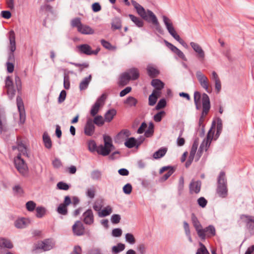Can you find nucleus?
Masks as SVG:
<instances>
[{
	"label": "nucleus",
	"mask_w": 254,
	"mask_h": 254,
	"mask_svg": "<svg viewBox=\"0 0 254 254\" xmlns=\"http://www.w3.org/2000/svg\"><path fill=\"white\" fill-rule=\"evenodd\" d=\"M57 211L59 214L63 215H65L68 213L67 206L62 203L58 207Z\"/></svg>",
	"instance_id": "obj_44"
},
{
	"label": "nucleus",
	"mask_w": 254,
	"mask_h": 254,
	"mask_svg": "<svg viewBox=\"0 0 254 254\" xmlns=\"http://www.w3.org/2000/svg\"><path fill=\"white\" fill-rule=\"evenodd\" d=\"M83 221L87 225H91L94 222L93 211L91 209H87L83 214Z\"/></svg>",
	"instance_id": "obj_16"
},
{
	"label": "nucleus",
	"mask_w": 254,
	"mask_h": 254,
	"mask_svg": "<svg viewBox=\"0 0 254 254\" xmlns=\"http://www.w3.org/2000/svg\"><path fill=\"white\" fill-rule=\"evenodd\" d=\"M116 114L117 111L114 109L108 110L104 116L105 120L107 122H110L113 119Z\"/></svg>",
	"instance_id": "obj_37"
},
{
	"label": "nucleus",
	"mask_w": 254,
	"mask_h": 254,
	"mask_svg": "<svg viewBox=\"0 0 254 254\" xmlns=\"http://www.w3.org/2000/svg\"><path fill=\"white\" fill-rule=\"evenodd\" d=\"M127 72L129 73L131 76V79L133 80L138 79L139 76L138 70L136 68H132Z\"/></svg>",
	"instance_id": "obj_41"
},
{
	"label": "nucleus",
	"mask_w": 254,
	"mask_h": 254,
	"mask_svg": "<svg viewBox=\"0 0 254 254\" xmlns=\"http://www.w3.org/2000/svg\"><path fill=\"white\" fill-rule=\"evenodd\" d=\"M125 249V245L122 243H118L116 246L112 247V253L114 254H117L124 251Z\"/></svg>",
	"instance_id": "obj_42"
},
{
	"label": "nucleus",
	"mask_w": 254,
	"mask_h": 254,
	"mask_svg": "<svg viewBox=\"0 0 254 254\" xmlns=\"http://www.w3.org/2000/svg\"><path fill=\"white\" fill-rule=\"evenodd\" d=\"M82 23L81 22L80 18H75L73 19L71 21V25L73 27H76L77 28V30H79V27H81L82 26Z\"/></svg>",
	"instance_id": "obj_51"
},
{
	"label": "nucleus",
	"mask_w": 254,
	"mask_h": 254,
	"mask_svg": "<svg viewBox=\"0 0 254 254\" xmlns=\"http://www.w3.org/2000/svg\"><path fill=\"white\" fill-rule=\"evenodd\" d=\"M246 218L247 219V224L249 231L252 235H254V217L252 216L243 214L241 216V218Z\"/></svg>",
	"instance_id": "obj_18"
},
{
	"label": "nucleus",
	"mask_w": 254,
	"mask_h": 254,
	"mask_svg": "<svg viewBox=\"0 0 254 254\" xmlns=\"http://www.w3.org/2000/svg\"><path fill=\"white\" fill-rule=\"evenodd\" d=\"M190 45L193 50L197 53V58L201 62H203L205 59V53L201 46L197 43L191 42Z\"/></svg>",
	"instance_id": "obj_12"
},
{
	"label": "nucleus",
	"mask_w": 254,
	"mask_h": 254,
	"mask_svg": "<svg viewBox=\"0 0 254 254\" xmlns=\"http://www.w3.org/2000/svg\"><path fill=\"white\" fill-rule=\"evenodd\" d=\"M144 137L141 136L137 141L134 137H130L125 143V145L129 148H133L135 146L138 147L139 146L144 140Z\"/></svg>",
	"instance_id": "obj_15"
},
{
	"label": "nucleus",
	"mask_w": 254,
	"mask_h": 254,
	"mask_svg": "<svg viewBox=\"0 0 254 254\" xmlns=\"http://www.w3.org/2000/svg\"><path fill=\"white\" fill-rule=\"evenodd\" d=\"M130 80L131 76L128 73L125 72L120 75L118 84L120 87L125 86L128 83Z\"/></svg>",
	"instance_id": "obj_21"
},
{
	"label": "nucleus",
	"mask_w": 254,
	"mask_h": 254,
	"mask_svg": "<svg viewBox=\"0 0 254 254\" xmlns=\"http://www.w3.org/2000/svg\"><path fill=\"white\" fill-rule=\"evenodd\" d=\"M95 127L93 124L91 119H88L87 120L84 128V132L85 135L87 136H92L95 131Z\"/></svg>",
	"instance_id": "obj_17"
},
{
	"label": "nucleus",
	"mask_w": 254,
	"mask_h": 254,
	"mask_svg": "<svg viewBox=\"0 0 254 254\" xmlns=\"http://www.w3.org/2000/svg\"><path fill=\"white\" fill-rule=\"evenodd\" d=\"M93 122L94 125L96 124L99 127H101L104 124V120L101 116L99 115L94 118Z\"/></svg>",
	"instance_id": "obj_50"
},
{
	"label": "nucleus",
	"mask_w": 254,
	"mask_h": 254,
	"mask_svg": "<svg viewBox=\"0 0 254 254\" xmlns=\"http://www.w3.org/2000/svg\"><path fill=\"white\" fill-rule=\"evenodd\" d=\"M126 240L130 244H134L135 243V239L131 233H127L125 236Z\"/></svg>",
	"instance_id": "obj_57"
},
{
	"label": "nucleus",
	"mask_w": 254,
	"mask_h": 254,
	"mask_svg": "<svg viewBox=\"0 0 254 254\" xmlns=\"http://www.w3.org/2000/svg\"><path fill=\"white\" fill-rule=\"evenodd\" d=\"M30 223V221L25 218L18 219L14 222V225L17 228H24Z\"/></svg>",
	"instance_id": "obj_26"
},
{
	"label": "nucleus",
	"mask_w": 254,
	"mask_h": 254,
	"mask_svg": "<svg viewBox=\"0 0 254 254\" xmlns=\"http://www.w3.org/2000/svg\"><path fill=\"white\" fill-rule=\"evenodd\" d=\"M154 124L152 123H150L148 129L145 131L144 135L146 137L151 136L154 132Z\"/></svg>",
	"instance_id": "obj_48"
},
{
	"label": "nucleus",
	"mask_w": 254,
	"mask_h": 254,
	"mask_svg": "<svg viewBox=\"0 0 254 254\" xmlns=\"http://www.w3.org/2000/svg\"><path fill=\"white\" fill-rule=\"evenodd\" d=\"M57 188L60 190H67L69 189L70 186L64 182H60L57 184Z\"/></svg>",
	"instance_id": "obj_53"
},
{
	"label": "nucleus",
	"mask_w": 254,
	"mask_h": 254,
	"mask_svg": "<svg viewBox=\"0 0 254 254\" xmlns=\"http://www.w3.org/2000/svg\"><path fill=\"white\" fill-rule=\"evenodd\" d=\"M96 151L99 154L105 156L110 154L111 151V149L110 148H108L103 145H100L98 146Z\"/></svg>",
	"instance_id": "obj_31"
},
{
	"label": "nucleus",
	"mask_w": 254,
	"mask_h": 254,
	"mask_svg": "<svg viewBox=\"0 0 254 254\" xmlns=\"http://www.w3.org/2000/svg\"><path fill=\"white\" fill-rule=\"evenodd\" d=\"M14 165L19 173L24 177H27L28 175V169L24 160L21 158L20 155L14 159Z\"/></svg>",
	"instance_id": "obj_2"
},
{
	"label": "nucleus",
	"mask_w": 254,
	"mask_h": 254,
	"mask_svg": "<svg viewBox=\"0 0 254 254\" xmlns=\"http://www.w3.org/2000/svg\"><path fill=\"white\" fill-rule=\"evenodd\" d=\"M166 106V101L164 98L161 99L159 100V101L158 102L156 106V110H160L162 109Z\"/></svg>",
	"instance_id": "obj_60"
},
{
	"label": "nucleus",
	"mask_w": 254,
	"mask_h": 254,
	"mask_svg": "<svg viewBox=\"0 0 254 254\" xmlns=\"http://www.w3.org/2000/svg\"><path fill=\"white\" fill-rule=\"evenodd\" d=\"M216 192L221 198H224L227 197V182L225 173L224 171H221L217 178Z\"/></svg>",
	"instance_id": "obj_1"
},
{
	"label": "nucleus",
	"mask_w": 254,
	"mask_h": 254,
	"mask_svg": "<svg viewBox=\"0 0 254 254\" xmlns=\"http://www.w3.org/2000/svg\"><path fill=\"white\" fill-rule=\"evenodd\" d=\"M104 146L107 147L108 148H110L111 149L112 147H114L112 144V138L109 136L104 135Z\"/></svg>",
	"instance_id": "obj_47"
},
{
	"label": "nucleus",
	"mask_w": 254,
	"mask_h": 254,
	"mask_svg": "<svg viewBox=\"0 0 254 254\" xmlns=\"http://www.w3.org/2000/svg\"><path fill=\"white\" fill-rule=\"evenodd\" d=\"M123 190L125 194H129L132 191V187L130 184L127 183L124 186Z\"/></svg>",
	"instance_id": "obj_61"
},
{
	"label": "nucleus",
	"mask_w": 254,
	"mask_h": 254,
	"mask_svg": "<svg viewBox=\"0 0 254 254\" xmlns=\"http://www.w3.org/2000/svg\"><path fill=\"white\" fill-rule=\"evenodd\" d=\"M96 189L94 186L87 190L86 194L90 198H93L95 195Z\"/></svg>",
	"instance_id": "obj_54"
},
{
	"label": "nucleus",
	"mask_w": 254,
	"mask_h": 254,
	"mask_svg": "<svg viewBox=\"0 0 254 254\" xmlns=\"http://www.w3.org/2000/svg\"><path fill=\"white\" fill-rule=\"evenodd\" d=\"M73 234L75 236H82L85 233V228L80 221H76L72 227Z\"/></svg>",
	"instance_id": "obj_14"
},
{
	"label": "nucleus",
	"mask_w": 254,
	"mask_h": 254,
	"mask_svg": "<svg viewBox=\"0 0 254 254\" xmlns=\"http://www.w3.org/2000/svg\"><path fill=\"white\" fill-rule=\"evenodd\" d=\"M202 96V112L198 122L199 127L201 126L203 122V116L207 115L210 108V103L209 96L206 93H203Z\"/></svg>",
	"instance_id": "obj_3"
},
{
	"label": "nucleus",
	"mask_w": 254,
	"mask_h": 254,
	"mask_svg": "<svg viewBox=\"0 0 254 254\" xmlns=\"http://www.w3.org/2000/svg\"><path fill=\"white\" fill-rule=\"evenodd\" d=\"M201 234L197 235L201 240H205L206 238H210L216 235V230L214 226L210 225L201 230Z\"/></svg>",
	"instance_id": "obj_5"
},
{
	"label": "nucleus",
	"mask_w": 254,
	"mask_h": 254,
	"mask_svg": "<svg viewBox=\"0 0 254 254\" xmlns=\"http://www.w3.org/2000/svg\"><path fill=\"white\" fill-rule=\"evenodd\" d=\"M131 3L136 10L138 15H139L144 20L147 21L148 22H150V18L148 16V14L147 15L145 9L141 5H140L138 3L134 0H131Z\"/></svg>",
	"instance_id": "obj_10"
},
{
	"label": "nucleus",
	"mask_w": 254,
	"mask_h": 254,
	"mask_svg": "<svg viewBox=\"0 0 254 254\" xmlns=\"http://www.w3.org/2000/svg\"><path fill=\"white\" fill-rule=\"evenodd\" d=\"M91 75H89L88 77L84 78L80 83L79 84V89L80 90H85L88 86V85L91 81Z\"/></svg>",
	"instance_id": "obj_30"
},
{
	"label": "nucleus",
	"mask_w": 254,
	"mask_h": 254,
	"mask_svg": "<svg viewBox=\"0 0 254 254\" xmlns=\"http://www.w3.org/2000/svg\"><path fill=\"white\" fill-rule=\"evenodd\" d=\"M101 44L104 48L110 51H114L116 49L115 46L112 45L109 42L104 39L101 40Z\"/></svg>",
	"instance_id": "obj_43"
},
{
	"label": "nucleus",
	"mask_w": 254,
	"mask_h": 254,
	"mask_svg": "<svg viewBox=\"0 0 254 254\" xmlns=\"http://www.w3.org/2000/svg\"><path fill=\"white\" fill-rule=\"evenodd\" d=\"M196 76L201 86L205 89L207 92L209 93H211L212 89L209 87V82L207 77L200 71L196 72Z\"/></svg>",
	"instance_id": "obj_7"
},
{
	"label": "nucleus",
	"mask_w": 254,
	"mask_h": 254,
	"mask_svg": "<svg viewBox=\"0 0 254 254\" xmlns=\"http://www.w3.org/2000/svg\"><path fill=\"white\" fill-rule=\"evenodd\" d=\"M16 104L19 113L20 122L23 124L25 121L26 116L23 102L21 97L19 96H17L16 97Z\"/></svg>",
	"instance_id": "obj_8"
},
{
	"label": "nucleus",
	"mask_w": 254,
	"mask_h": 254,
	"mask_svg": "<svg viewBox=\"0 0 254 254\" xmlns=\"http://www.w3.org/2000/svg\"><path fill=\"white\" fill-rule=\"evenodd\" d=\"M64 86L65 89H68L70 88L69 76L67 74H64Z\"/></svg>",
	"instance_id": "obj_58"
},
{
	"label": "nucleus",
	"mask_w": 254,
	"mask_h": 254,
	"mask_svg": "<svg viewBox=\"0 0 254 254\" xmlns=\"http://www.w3.org/2000/svg\"><path fill=\"white\" fill-rule=\"evenodd\" d=\"M13 246L11 242L5 238H0V247L5 248L9 249H12Z\"/></svg>",
	"instance_id": "obj_36"
},
{
	"label": "nucleus",
	"mask_w": 254,
	"mask_h": 254,
	"mask_svg": "<svg viewBox=\"0 0 254 254\" xmlns=\"http://www.w3.org/2000/svg\"><path fill=\"white\" fill-rule=\"evenodd\" d=\"M146 70L148 75L152 78L157 77L160 73L158 69L151 65H148Z\"/></svg>",
	"instance_id": "obj_28"
},
{
	"label": "nucleus",
	"mask_w": 254,
	"mask_h": 254,
	"mask_svg": "<svg viewBox=\"0 0 254 254\" xmlns=\"http://www.w3.org/2000/svg\"><path fill=\"white\" fill-rule=\"evenodd\" d=\"M165 115V112L164 111H160L154 116L153 119L156 122H160Z\"/></svg>",
	"instance_id": "obj_56"
},
{
	"label": "nucleus",
	"mask_w": 254,
	"mask_h": 254,
	"mask_svg": "<svg viewBox=\"0 0 254 254\" xmlns=\"http://www.w3.org/2000/svg\"><path fill=\"white\" fill-rule=\"evenodd\" d=\"M215 126V123L214 121H213L212 123L211 128H212L213 127H214ZM213 134H214V131H212V128H210L207 134L206 141L204 140L203 142V143L200 145V149L202 148V146L203 143H205L206 150H207V149L209 147V146L210 145L211 140L213 138Z\"/></svg>",
	"instance_id": "obj_24"
},
{
	"label": "nucleus",
	"mask_w": 254,
	"mask_h": 254,
	"mask_svg": "<svg viewBox=\"0 0 254 254\" xmlns=\"http://www.w3.org/2000/svg\"><path fill=\"white\" fill-rule=\"evenodd\" d=\"M77 51L80 54L91 55V47L88 44H84L76 47Z\"/></svg>",
	"instance_id": "obj_23"
},
{
	"label": "nucleus",
	"mask_w": 254,
	"mask_h": 254,
	"mask_svg": "<svg viewBox=\"0 0 254 254\" xmlns=\"http://www.w3.org/2000/svg\"><path fill=\"white\" fill-rule=\"evenodd\" d=\"M201 182L200 181H194L192 180L189 186L190 192L191 194L198 193L201 189Z\"/></svg>",
	"instance_id": "obj_19"
},
{
	"label": "nucleus",
	"mask_w": 254,
	"mask_h": 254,
	"mask_svg": "<svg viewBox=\"0 0 254 254\" xmlns=\"http://www.w3.org/2000/svg\"><path fill=\"white\" fill-rule=\"evenodd\" d=\"M124 103L128 105L130 107L135 106L137 103V100L132 96H129L125 101Z\"/></svg>",
	"instance_id": "obj_45"
},
{
	"label": "nucleus",
	"mask_w": 254,
	"mask_h": 254,
	"mask_svg": "<svg viewBox=\"0 0 254 254\" xmlns=\"http://www.w3.org/2000/svg\"><path fill=\"white\" fill-rule=\"evenodd\" d=\"M151 85L155 88L153 91H157V93L161 94V90L164 87V83L159 79H153L151 82Z\"/></svg>",
	"instance_id": "obj_25"
},
{
	"label": "nucleus",
	"mask_w": 254,
	"mask_h": 254,
	"mask_svg": "<svg viewBox=\"0 0 254 254\" xmlns=\"http://www.w3.org/2000/svg\"><path fill=\"white\" fill-rule=\"evenodd\" d=\"M55 246V243L51 239H46L42 241L38 242L35 245V249H41L47 251L52 249Z\"/></svg>",
	"instance_id": "obj_6"
},
{
	"label": "nucleus",
	"mask_w": 254,
	"mask_h": 254,
	"mask_svg": "<svg viewBox=\"0 0 254 254\" xmlns=\"http://www.w3.org/2000/svg\"><path fill=\"white\" fill-rule=\"evenodd\" d=\"M9 40L10 42L9 50L10 52L13 53L16 50L15 37L13 31L9 32Z\"/></svg>",
	"instance_id": "obj_27"
},
{
	"label": "nucleus",
	"mask_w": 254,
	"mask_h": 254,
	"mask_svg": "<svg viewBox=\"0 0 254 254\" xmlns=\"http://www.w3.org/2000/svg\"><path fill=\"white\" fill-rule=\"evenodd\" d=\"M36 216L37 218L43 217L46 213V209L42 206H38L36 208Z\"/></svg>",
	"instance_id": "obj_46"
},
{
	"label": "nucleus",
	"mask_w": 254,
	"mask_h": 254,
	"mask_svg": "<svg viewBox=\"0 0 254 254\" xmlns=\"http://www.w3.org/2000/svg\"><path fill=\"white\" fill-rule=\"evenodd\" d=\"M164 42L165 44V45L169 48L172 52H173L174 53L176 54L179 58L182 59V60L184 61H187V59L186 58V56L184 54V53L179 50L178 48H177L176 46L173 45L171 43L168 42L167 40H164Z\"/></svg>",
	"instance_id": "obj_13"
},
{
	"label": "nucleus",
	"mask_w": 254,
	"mask_h": 254,
	"mask_svg": "<svg viewBox=\"0 0 254 254\" xmlns=\"http://www.w3.org/2000/svg\"><path fill=\"white\" fill-rule=\"evenodd\" d=\"M163 21L169 34L178 42H179L182 38L177 33L171 19L165 15L162 16Z\"/></svg>",
	"instance_id": "obj_4"
},
{
	"label": "nucleus",
	"mask_w": 254,
	"mask_h": 254,
	"mask_svg": "<svg viewBox=\"0 0 254 254\" xmlns=\"http://www.w3.org/2000/svg\"><path fill=\"white\" fill-rule=\"evenodd\" d=\"M147 13L150 18V22H151L155 25L156 30L159 33L163 34L164 30L160 25L155 15L150 10H147Z\"/></svg>",
	"instance_id": "obj_11"
},
{
	"label": "nucleus",
	"mask_w": 254,
	"mask_h": 254,
	"mask_svg": "<svg viewBox=\"0 0 254 254\" xmlns=\"http://www.w3.org/2000/svg\"><path fill=\"white\" fill-rule=\"evenodd\" d=\"M184 179L183 176H181L179 178L178 187V191H179L180 194L182 193V191L184 189Z\"/></svg>",
	"instance_id": "obj_63"
},
{
	"label": "nucleus",
	"mask_w": 254,
	"mask_h": 254,
	"mask_svg": "<svg viewBox=\"0 0 254 254\" xmlns=\"http://www.w3.org/2000/svg\"><path fill=\"white\" fill-rule=\"evenodd\" d=\"M191 221L193 226L194 227L195 231L197 232V235L198 234V233H199L200 235L201 234V230L202 228V226L200 224L199 221L198 220V218L193 213H191Z\"/></svg>",
	"instance_id": "obj_22"
},
{
	"label": "nucleus",
	"mask_w": 254,
	"mask_h": 254,
	"mask_svg": "<svg viewBox=\"0 0 254 254\" xmlns=\"http://www.w3.org/2000/svg\"><path fill=\"white\" fill-rule=\"evenodd\" d=\"M78 31L83 34H93L94 33V30L90 26L83 24Z\"/></svg>",
	"instance_id": "obj_34"
},
{
	"label": "nucleus",
	"mask_w": 254,
	"mask_h": 254,
	"mask_svg": "<svg viewBox=\"0 0 254 254\" xmlns=\"http://www.w3.org/2000/svg\"><path fill=\"white\" fill-rule=\"evenodd\" d=\"M36 204L33 201H29L26 203V207L28 211H33L36 208Z\"/></svg>",
	"instance_id": "obj_59"
},
{
	"label": "nucleus",
	"mask_w": 254,
	"mask_h": 254,
	"mask_svg": "<svg viewBox=\"0 0 254 254\" xmlns=\"http://www.w3.org/2000/svg\"><path fill=\"white\" fill-rule=\"evenodd\" d=\"M13 190L15 195L18 196H22L24 191L19 185H16L13 188Z\"/></svg>",
	"instance_id": "obj_52"
},
{
	"label": "nucleus",
	"mask_w": 254,
	"mask_h": 254,
	"mask_svg": "<svg viewBox=\"0 0 254 254\" xmlns=\"http://www.w3.org/2000/svg\"><path fill=\"white\" fill-rule=\"evenodd\" d=\"M128 16L131 20L134 23L136 26L138 27H143L144 22L142 19L131 14H129Z\"/></svg>",
	"instance_id": "obj_38"
},
{
	"label": "nucleus",
	"mask_w": 254,
	"mask_h": 254,
	"mask_svg": "<svg viewBox=\"0 0 254 254\" xmlns=\"http://www.w3.org/2000/svg\"><path fill=\"white\" fill-rule=\"evenodd\" d=\"M70 64L74 65L76 67H79V72H82L84 68H87L89 67V64L87 63H83L82 64L75 63H70Z\"/></svg>",
	"instance_id": "obj_55"
},
{
	"label": "nucleus",
	"mask_w": 254,
	"mask_h": 254,
	"mask_svg": "<svg viewBox=\"0 0 254 254\" xmlns=\"http://www.w3.org/2000/svg\"><path fill=\"white\" fill-rule=\"evenodd\" d=\"M17 146L16 148L19 152V153L18 155H20L21 157V155L25 156L28 157V154L27 153V149L26 146L22 142L21 139L19 138H17ZM16 148V147H13V150H14Z\"/></svg>",
	"instance_id": "obj_20"
},
{
	"label": "nucleus",
	"mask_w": 254,
	"mask_h": 254,
	"mask_svg": "<svg viewBox=\"0 0 254 254\" xmlns=\"http://www.w3.org/2000/svg\"><path fill=\"white\" fill-rule=\"evenodd\" d=\"M101 176L102 173L99 170H94L91 173V177L94 180H100Z\"/></svg>",
	"instance_id": "obj_49"
},
{
	"label": "nucleus",
	"mask_w": 254,
	"mask_h": 254,
	"mask_svg": "<svg viewBox=\"0 0 254 254\" xmlns=\"http://www.w3.org/2000/svg\"><path fill=\"white\" fill-rule=\"evenodd\" d=\"M104 206V200L103 199H97L93 204V208L98 213L101 210Z\"/></svg>",
	"instance_id": "obj_39"
},
{
	"label": "nucleus",
	"mask_w": 254,
	"mask_h": 254,
	"mask_svg": "<svg viewBox=\"0 0 254 254\" xmlns=\"http://www.w3.org/2000/svg\"><path fill=\"white\" fill-rule=\"evenodd\" d=\"M167 148L165 147H162L159 150L155 152L153 154V157L155 159H158L163 157L167 151Z\"/></svg>",
	"instance_id": "obj_29"
},
{
	"label": "nucleus",
	"mask_w": 254,
	"mask_h": 254,
	"mask_svg": "<svg viewBox=\"0 0 254 254\" xmlns=\"http://www.w3.org/2000/svg\"><path fill=\"white\" fill-rule=\"evenodd\" d=\"M88 149L91 152L96 151L98 147H97L96 143L94 140H90L88 143Z\"/></svg>",
	"instance_id": "obj_62"
},
{
	"label": "nucleus",
	"mask_w": 254,
	"mask_h": 254,
	"mask_svg": "<svg viewBox=\"0 0 254 254\" xmlns=\"http://www.w3.org/2000/svg\"><path fill=\"white\" fill-rule=\"evenodd\" d=\"M175 171V168H171L165 174H164L162 177V180L163 181L167 180Z\"/></svg>",
	"instance_id": "obj_64"
},
{
	"label": "nucleus",
	"mask_w": 254,
	"mask_h": 254,
	"mask_svg": "<svg viewBox=\"0 0 254 254\" xmlns=\"http://www.w3.org/2000/svg\"><path fill=\"white\" fill-rule=\"evenodd\" d=\"M160 96V94L157 93V91H153L152 93L149 96L148 104L150 106H154L157 100L158 97Z\"/></svg>",
	"instance_id": "obj_33"
},
{
	"label": "nucleus",
	"mask_w": 254,
	"mask_h": 254,
	"mask_svg": "<svg viewBox=\"0 0 254 254\" xmlns=\"http://www.w3.org/2000/svg\"><path fill=\"white\" fill-rule=\"evenodd\" d=\"M112 29L113 30L120 29L122 28V20L119 17H115L111 23Z\"/></svg>",
	"instance_id": "obj_32"
},
{
	"label": "nucleus",
	"mask_w": 254,
	"mask_h": 254,
	"mask_svg": "<svg viewBox=\"0 0 254 254\" xmlns=\"http://www.w3.org/2000/svg\"><path fill=\"white\" fill-rule=\"evenodd\" d=\"M105 99L106 96L105 94H102L97 99L90 110V114L92 116H95L98 113L100 106L104 105Z\"/></svg>",
	"instance_id": "obj_9"
},
{
	"label": "nucleus",
	"mask_w": 254,
	"mask_h": 254,
	"mask_svg": "<svg viewBox=\"0 0 254 254\" xmlns=\"http://www.w3.org/2000/svg\"><path fill=\"white\" fill-rule=\"evenodd\" d=\"M43 140L44 146L47 149H51L52 146V142L50 137L48 135V133L44 132L43 135Z\"/></svg>",
	"instance_id": "obj_35"
},
{
	"label": "nucleus",
	"mask_w": 254,
	"mask_h": 254,
	"mask_svg": "<svg viewBox=\"0 0 254 254\" xmlns=\"http://www.w3.org/2000/svg\"><path fill=\"white\" fill-rule=\"evenodd\" d=\"M112 212V209L110 206H107L102 210L98 213V216L100 217H103L109 215Z\"/></svg>",
	"instance_id": "obj_40"
}]
</instances>
